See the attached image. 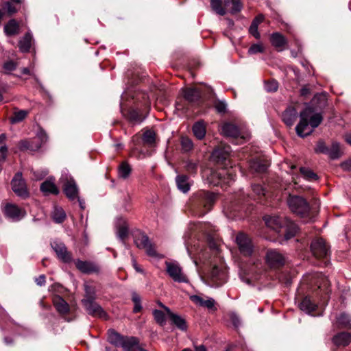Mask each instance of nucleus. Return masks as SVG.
Masks as SVG:
<instances>
[{
    "label": "nucleus",
    "mask_w": 351,
    "mask_h": 351,
    "mask_svg": "<svg viewBox=\"0 0 351 351\" xmlns=\"http://www.w3.org/2000/svg\"><path fill=\"white\" fill-rule=\"evenodd\" d=\"M278 88V84L275 80L269 81L265 84V88L267 92H274Z\"/></svg>",
    "instance_id": "obj_56"
},
{
    "label": "nucleus",
    "mask_w": 351,
    "mask_h": 351,
    "mask_svg": "<svg viewBox=\"0 0 351 351\" xmlns=\"http://www.w3.org/2000/svg\"><path fill=\"white\" fill-rule=\"evenodd\" d=\"M300 308L307 313H311L315 310L316 305L313 303L308 297H306L300 304Z\"/></svg>",
    "instance_id": "obj_39"
},
{
    "label": "nucleus",
    "mask_w": 351,
    "mask_h": 351,
    "mask_svg": "<svg viewBox=\"0 0 351 351\" xmlns=\"http://www.w3.org/2000/svg\"><path fill=\"white\" fill-rule=\"evenodd\" d=\"M121 348L123 351H147L140 346L138 339L134 337L125 336Z\"/></svg>",
    "instance_id": "obj_16"
},
{
    "label": "nucleus",
    "mask_w": 351,
    "mask_h": 351,
    "mask_svg": "<svg viewBox=\"0 0 351 351\" xmlns=\"http://www.w3.org/2000/svg\"><path fill=\"white\" fill-rule=\"evenodd\" d=\"M308 110H304L300 112V121L295 128L297 134L302 138L310 135L313 131L308 121Z\"/></svg>",
    "instance_id": "obj_7"
},
{
    "label": "nucleus",
    "mask_w": 351,
    "mask_h": 351,
    "mask_svg": "<svg viewBox=\"0 0 351 351\" xmlns=\"http://www.w3.org/2000/svg\"><path fill=\"white\" fill-rule=\"evenodd\" d=\"M182 351H207L206 348L204 345L194 346V349L184 348Z\"/></svg>",
    "instance_id": "obj_62"
},
{
    "label": "nucleus",
    "mask_w": 351,
    "mask_h": 351,
    "mask_svg": "<svg viewBox=\"0 0 351 351\" xmlns=\"http://www.w3.org/2000/svg\"><path fill=\"white\" fill-rule=\"evenodd\" d=\"M315 150V152L317 153H322L327 154V153L328 152V147L326 145L324 141H320L317 143Z\"/></svg>",
    "instance_id": "obj_57"
},
{
    "label": "nucleus",
    "mask_w": 351,
    "mask_h": 351,
    "mask_svg": "<svg viewBox=\"0 0 351 351\" xmlns=\"http://www.w3.org/2000/svg\"><path fill=\"white\" fill-rule=\"evenodd\" d=\"M264 21V16L263 14L258 15L252 22L249 28V32L255 38L259 39L261 37L260 33L258 31V27L260 23Z\"/></svg>",
    "instance_id": "obj_30"
},
{
    "label": "nucleus",
    "mask_w": 351,
    "mask_h": 351,
    "mask_svg": "<svg viewBox=\"0 0 351 351\" xmlns=\"http://www.w3.org/2000/svg\"><path fill=\"white\" fill-rule=\"evenodd\" d=\"M297 117V110L295 108L291 106L288 107L282 113V120L284 123L289 127H291L293 125Z\"/></svg>",
    "instance_id": "obj_21"
},
{
    "label": "nucleus",
    "mask_w": 351,
    "mask_h": 351,
    "mask_svg": "<svg viewBox=\"0 0 351 351\" xmlns=\"http://www.w3.org/2000/svg\"><path fill=\"white\" fill-rule=\"evenodd\" d=\"M48 140V136L46 132L40 129L36 134V137L34 141L35 144H40V148L45 144Z\"/></svg>",
    "instance_id": "obj_48"
},
{
    "label": "nucleus",
    "mask_w": 351,
    "mask_h": 351,
    "mask_svg": "<svg viewBox=\"0 0 351 351\" xmlns=\"http://www.w3.org/2000/svg\"><path fill=\"white\" fill-rule=\"evenodd\" d=\"M287 204L290 210L302 218L308 217L310 206L305 199L297 195H289Z\"/></svg>",
    "instance_id": "obj_2"
},
{
    "label": "nucleus",
    "mask_w": 351,
    "mask_h": 351,
    "mask_svg": "<svg viewBox=\"0 0 351 351\" xmlns=\"http://www.w3.org/2000/svg\"><path fill=\"white\" fill-rule=\"evenodd\" d=\"M263 51L264 47L261 43L253 44L248 49V53L250 55L263 53Z\"/></svg>",
    "instance_id": "obj_55"
},
{
    "label": "nucleus",
    "mask_w": 351,
    "mask_h": 351,
    "mask_svg": "<svg viewBox=\"0 0 351 351\" xmlns=\"http://www.w3.org/2000/svg\"><path fill=\"white\" fill-rule=\"evenodd\" d=\"M350 317L346 313H341L337 317V324L341 328H350Z\"/></svg>",
    "instance_id": "obj_43"
},
{
    "label": "nucleus",
    "mask_w": 351,
    "mask_h": 351,
    "mask_svg": "<svg viewBox=\"0 0 351 351\" xmlns=\"http://www.w3.org/2000/svg\"><path fill=\"white\" fill-rule=\"evenodd\" d=\"M40 191L45 195L54 194L58 195L59 190L51 180H46L40 185Z\"/></svg>",
    "instance_id": "obj_32"
},
{
    "label": "nucleus",
    "mask_w": 351,
    "mask_h": 351,
    "mask_svg": "<svg viewBox=\"0 0 351 351\" xmlns=\"http://www.w3.org/2000/svg\"><path fill=\"white\" fill-rule=\"evenodd\" d=\"M17 67V64L12 60L5 62L3 64V69L4 73L10 74L12 71H14Z\"/></svg>",
    "instance_id": "obj_52"
},
{
    "label": "nucleus",
    "mask_w": 351,
    "mask_h": 351,
    "mask_svg": "<svg viewBox=\"0 0 351 351\" xmlns=\"http://www.w3.org/2000/svg\"><path fill=\"white\" fill-rule=\"evenodd\" d=\"M33 37L31 33L27 32L19 42V47L21 52H28L32 47Z\"/></svg>",
    "instance_id": "obj_28"
},
{
    "label": "nucleus",
    "mask_w": 351,
    "mask_h": 351,
    "mask_svg": "<svg viewBox=\"0 0 351 351\" xmlns=\"http://www.w3.org/2000/svg\"><path fill=\"white\" fill-rule=\"evenodd\" d=\"M5 217L12 221L21 220L26 215L25 210L14 204H8L4 208Z\"/></svg>",
    "instance_id": "obj_12"
},
{
    "label": "nucleus",
    "mask_w": 351,
    "mask_h": 351,
    "mask_svg": "<svg viewBox=\"0 0 351 351\" xmlns=\"http://www.w3.org/2000/svg\"><path fill=\"white\" fill-rule=\"evenodd\" d=\"M210 5L212 9L218 14L223 16L226 14V9L222 6L221 0H211Z\"/></svg>",
    "instance_id": "obj_45"
},
{
    "label": "nucleus",
    "mask_w": 351,
    "mask_h": 351,
    "mask_svg": "<svg viewBox=\"0 0 351 351\" xmlns=\"http://www.w3.org/2000/svg\"><path fill=\"white\" fill-rule=\"evenodd\" d=\"M85 298L82 300H95V291L90 285L88 284L84 285Z\"/></svg>",
    "instance_id": "obj_51"
},
{
    "label": "nucleus",
    "mask_w": 351,
    "mask_h": 351,
    "mask_svg": "<svg viewBox=\"0 0 351 351\" xmlns=\"http://www.w3.org/2000/svg\"><path fill=\"white\" fill-rule=\"evenodd\" d=\"M186 168L189 172L194 173L197 170V164L192 162H189L186 166Z\"/></svg>",
    "instance_id": "obj_63"
},
{
    "label": "nucleus",
    "mask_w": 351,
    "mask_h": 351,
    "mask_svg": "<svg viewBox=\"0 0 351 351\" xmlns=\"http://www.w3.org/2000/svg\"><path fill=\"white\" fill-rule=\"evenodd\" d=\"M76 267L84 274L98 272V267L93 263L77 260L75 263Z\"/></svg>",
    "instance_id": "obj_22"
},
{
    "label": "nucleus",
    "mask_w": 351,
    "mask_h": 351,
    "mask_svg": "<svg viewBox=\"0 0 351 351\" xmlns=\"http://www.w3.org/2000/svg\"><path fill=\"white\" fill-rule=\"evenodd\" d=\"M226 8L232 14L239 12L242 8V4L240 0H224Z\"/></svg>",
    "instance_id": "obj_38"
},
{
    "label": "nucleus",
    "mask_w": 351,
    "mask_h": 351,
    "mask_svg": "<svg viewBox=\"0 0 351 351\" xmlns=\"http://www.w3.org/2000/svg\"><path fill=\"white\" fill-rule=\"evenodd\" d=\"M134 242L138 248L145 250L148 256L152 257L158 256L154 245L151 243L146 234H139L135 237Z\"/></svg>",
    "instance_id": "obj_9"
},
{
    "label": "nucleus",
    "mask_w": 351,
    "mask_h": 351,
    "mask_svg": "<svg viewBox=\"0 0 351 351\" xmlns=\"http://www.w3.org/2000/svg\"><path fill=\"white\" fill-rule=\"evenodd\" d=\"M53 304L60 315H64L69 312V305L62 297L55 295L53 298Z\"/></svg>",
    "instance_id": "obj_18"
},
{
    "label": "nucleus",
    "mask_w": 351,
    "mask_h": 351,
    "mask_svg": "<svg viewBox=\"0 0 351 351\" xmlns=\"http://www.w3.org/2000/svg\"><path fill=\"white\" fill-rule=\"evenodd\" d=\"M3 29L8 36L16 35L19 33V25L16 20L11 19L5 25Z\"/></svg>",
    "instance_id": "obj_31"
},
{
    "label": "nucleus",
    "mask_w": 351,
    "mask_h": 351,
    "mask_svg": "<svg viewBox=\"0 0 351 351\" xmlns=\"http://www.w3.org/2000/svg\"><path fill=\"white\" fill-rule=\"evenodd\" d=\"M28 114V111L25 110H21L18 111H15L13 114V116L10 118L11 123H16L22 121L25 119V117Z\"/></svg>",
    "instance_id": "obj_44"
},
{
    "label": "nucleus",
    "mask_w": 351,
    "mask_h": 351,
    "mask_svg": "<svg viewBox=\"0 0 351 351\" xmlns=\"http://www.w3.org/2000/svg\"><path fill=\"white\" fill-rule=\"evenodd\" d=\"M332 342L337 346H346L351 342V335L346 332H339L333 337Z\"/></svg>",
    "instance_id": "obj_25"
},
{
    "label": "nucleus",
    "mask_w": 351,
    "mask_h": 351,
    "mask_svg": "<svg viewBox=\"0 0 351 351\" xmlns=\"http://www.w3.org/2000/svg\"><path fill=\"white\" fill-rule=\"evenodd\" d=\"M51 217L56 223H60L65 220L66 213L62 208L55 206L51 213Z\"/></svg>",
    "instance_id": "obj_37"
},
{
    "label": "nucleus",
    "mask_w": 351,
    "mask_h": 351,
    "mask_svg": "<svg viewBox=\"0 0 351 351\" xmlns=\"http://www.w3.org/2000/svg\"><path fill=\"white\" fill-rule=\"evenodd\" d=\"M236 169L231 167L228 169H222L219 171H214L211 173L210 182L214 185H230L235 180Z\"/></svg>",
    "instance_id": "obj_3"
},
{
    "label": "nucleus",
    "mask_w": 351,
    "mask_h": 351,
    "mask_svg": "<svg viewBox=\"0 0 351 351\" xmlns=\"http://www.w3.org/2000/svg\"><path fill=\"white\" fill-rule=\"evenodd\" d=\"M51 247L60 261L64 263H69L71 261V254L68 252L67 248L64 243L54 241L51 243Z\"/></svg>",
    "instance_id": "obj_15"
},
{
    "label": "nucleus",
    "mask_w": 351,
    "mask_h": 351,
    "mask_svg": "<svg viewBox=\"0 0 351 351\" xmlns=\"http://www.w3.org/2000/svg\"><path fill=\"white\" fill-rule=\"evenodd\" d=\"M267 167L268 165L267 164L263 163L259 160H253L250 164V169L258 173L265 172L267 170Z\"/></svg>",
    "instance_id": "obj_42"
},
{
    "label": "nucleus",
    "mask_w": 351,
    "mask_h": 351,
    "mask_svg": "<svg viewBox=\"0 0 351 351\" xmlns=\"http://www.w3.org/2000/svg\"><path fill=\"white\" fill-rule=\"evenodd\" d=\"M182 92L184 98L191 103L197 101L201 97V93L196 88H182Z\"/></svg>",
    "instance_id": "obj_19"
},
{
    "label": "nucleus",
    "mask_w": 351,
    "mask_h": 351,
    "mask_svg": "<svg viewBox=\"0 0 351 351\" xmlns=\"http://www.w3.org/2000/svg\"><path fill=\"white\" fill-rule=\"evenodd\" d=\"M18 147L21 151L36 152L40 149V144H35L34 140H23L19 142Z\"/></svg>",
    "instance_id": "obj_29"
},
{
    "label": "nucleus",
    "mask_w": 351,
    "mask_h": 351,
    "mask_svg": "<svg viewBox=\"0 0 351 351\" xmlns=\"http://www.w3.org/2000/svg\"><path fill=\"white\" fill-rule=\"evenodd\" d=\"M311 250L317 258H326L330 253L329 247L322 239H317L312 241Z\"/></svg>",
    "instance_id": "obj_11"
},
{
    "label": "nucleus",
    "mask_w": 351,
    "mask_h": 351,
    "mask_svg": "<svg viewBox=\"0 0 351 351\" xmlns=\"http://www.w3.org/2000/svg\"><path fill=\"white\" fill-rule=\"evenodd\" d=\"M131 173V168L126 162H123L119 169V176L122 178H127Z\"/></svg>",
    "instance_id": "obj_49"
},
{
    "label": "nucleus",
    "mask_w": 351,
    "mask_h": 351,
    "mask_svg": "<svg viewBox=\"0 0 351 351\" xmlns=\"http://www.w3.org/2000/svg\"><path fill=\"white\" fill-rule=\"evenodd\" d=\"M342 169L345 171H351V159L343 162L341 165Z\"/></svg>",
    "instance_id": "obj_64"
},
{
    "label": "nucleus",
    "mask_w": 351,
    "mask_h": 351,
    "mask_svg": "<svg viewBox=\"0 0 351 351\" xmlns=\"http://www.w3.org/2000/svg\"><path fill=\"white\" fill-rule=\"evenodd\" d=\"M197 197L199 206L204 208V210L200 213L204 215L211 209L215 201V196L208 191H199L197 194Z\"/></svg>",
    "instance_id": "obj_10"
},
{
    "label": "nucleus",
    "mask_w": 351,
    "mask_h": 351,
    "mask_svg": "<svg viewBox=\"0 0 351 351\" xmlns=\"http://www.w3.org/2000/svg\"><path fill=\"white\" fill-rule=\"evenodd\" d=\"M127 116L130 121L134 123H141L144 119L142 114L136 109H130Z\"/></svg>",
    "instance_id": "obj_41"
},
{
    "label": "nucleus",
    "mask_w": 351,
    "mask_h": 351,
    "mask_svg": "<svg viewBox=\"0 0 351 351\" xmlns=\"http://www.w3.org/2000/svg\"><path fill=\"white\" fill-rule=\"evenodd\" d=\"M7 152L8 147L6 146H1L0 147V172L2 170V164L5 160Z\"/></svg>",
    "instance_id": "obj_58"
},
{
    "label": "nucleus",
    "mask_w": 351,
    "mask_h": 351,
    "mask_svg": "<svg viewBox=\"0 0 351 351\" xmlns=\"http://www.w3.org/2000/svg\"><path fill=\"white\" fill-rule=\"evenodd\" d=\"M153 315L157 324L162 326L166 324V317L164 312L155 309L153 311Z\"/></svg>",
    "instance_id": "obj_47"
},
{
    "label": "nucleus",
    "mask_w": 351,
    "mask_h": 351,
    "mask_svg": "<svg viewBox=\"0 0 351 351\" xmlns=\"http://www.w3.org/2000/svg\"><path fill=\"white\" fill-rule=\"evenodd\" d=\"M33 173L34 179L36 180H40L47 176V171L45 170L41 171H33Z\"/></svg>",
    "instance_id": "obj_61"
},
{
    "label": "nucleus",
    "mask_w": 351,
    "mask_h": 351,
    "mask_svg": "<svg viewBox=\"0 0 351 351\" xmlns=\"http://www.w3.org/2000/svg\"><path fill=\"white\" fill-rule=\"evenodd\" d=\"M229 145H220L212 153V156L218 161L226 160L231 153Z\"/></svg>",
    "instance_id": "obj_20"
},
{
    "label": "nucleus",
    "mask_w": 351,
    "mask_h": 351,
    "mask_svg": "<svg viewBox=\"0 0 351 351\" xmlns=\"http://www.w3.org/2000/svg\"><path fill=\"white\" fill-rule=\"evenodd\" d=\"M271 45L281 51L284 49L285 45L287 44V40L283 35L278 32L273 33L270 37Z\"/></svg>",
    "instance_id": "obj_24"
},
{
    "label": "nucleus",
    "mask_w": 351,
    "mask_h": 351,
    "mask_svg": "<svg viewBox=\"0 0 351 351\" xmlns=\"http://www.w3.org/2000/svg\"><path fill=\"white\" fill-rule=\"evenodd\" d=\"M13 191L19 197H27L29 195L26 183L22 177V173L18 172L15 174L11 182Z\"/></svg>",
    "instance_id": "obj_8"
},
{
    "label": "nucleus",
    "mask_w": 351,
    "mask_h": 351,
    "mask_svg": "<svg viewBox=\"0 0 351 351\" xmlns=\"http://www.w3.org/2000/svg\"><path fill=\"white\" fill-rule=\"evenodd\" d=\"M125 337V336L120 335L114 330L110 329L108 330V341L111 344L117 347H121Z\"/></svg>",
    "instance_id": "obj_36"
},
{
    "label": "nucleus",
    "mask_w": 351,
    "mask_h": 351,
    "mask_svg": "<svg viewBox=\"0 0 351 351\" xmlns=\"http://www.w3.org/2000/svg\"><path fill=\"white\" fill-rule=\"evenodd\" d=\"M236 243L240 253L245 256H250L254 252V245L250 238L244 233L240 232L236 237Z\"/></svg>",
    "instance_id": "obj_5"
},
{
    "label": "nucleus",
    "mask_w": 351,
    "mask_h": 351,
    "mask_svg": "<svg viewBox=\"0 0 351 351\" xmlns=\"http://www.w3.org/2000/svg\"><path fill=\"white\" fill-rule=\"evenodd\" d=\"M300 173L304 176V178L308 180L313 181L317 180V176L313 172L311 169L306 167L300 168Z\"/></svg>",
    "instance_id": "obj_50"
},
{
    "label": "nucleus",
    "mask_w": 351,
    "mask_h": 351,
    "mask_svg": "<svg viewBox=\"0 0 351 351\" xmlns=\"http://www.w3.org/2000/svg\"><path fill=\"white\" fill-rule=\"evenodd\" d=\"M143 141L145 143L152 146L154 145L156 141V134L152 130H147L144 132L143 136Z\"/></svg>",
    "instance_id": "obj_46"
},
{
    "label": "nucleus",
    "mask_w": 351,
    "mask_h": 351,
    "mask_svg": "<svg viewBox=\"0 0 351 351\" xmlns=\"http://www.w3.org/2000/svg\"><path fill=\"white\" fill-rule=\"evenodd\" d=\"M211 277L213 278L223 280L225 273L221 271L217 266H214L211 270Z\"/></svg>",
    "instance_id": "obj_54"
},
{
    "label": "nucleus",
    "mask_w": 351,
    "mask_h": 351,
    "mask_svg": "<svg viewBox=\"0 0 351 351\" xmlns=\"http://www.w3.org/2000/svg\"><path fill=\"white\" fill-rule=\"evenodd\" d=\"M304 110H309V115L308 116V121L311 128L313 129L318 127L323 120V117L320 113H314L311 108H306Z\"/></svg>",
    "instance_id": "obj_33"
},
{
    "label": "nucleus",
    "mask_w": 351,
    "mask_h": 351,
    "mask_svg": "<svg viewBox=\"0 0 351 351\" xmlns=\"http://www.w3.org/2000/svg\"><path fill=\"white\" fill-rule=\"evenodd\" d=\"M82 303L89 315L104 319L108 318L107 313L95 300H82Z\"/></svg>",
    "instance_id": "obj_13"
},
{
    "label": "nucleus",
    "mask_w": 351,
    "mask_h": 351,
    "mask_svg": "<svg viewBox=\"0 0 351 351\" xmlns=\"http://www.w3.org/2000/svg\"><path fill=\"white\" fill-rule=\"evenodd\" d=\"M182 149L184 152H189L193 147L192 141L188 137H182L181 138Z\"/></svg>",
    "instance_id": "obj_53"
},
{
    "label": "nucleus",
    "mask_w": 351,
    "mask_h": 351,
    "mask_svg": "<svg viewBox=\"0 0 351 351\" xmlns=\"http://www.w3.org/2000/svg\"><path fill=\"white\" fill-rule=\"evenodd\" d=\"M192 130L194 136L197 139L202 140L204 138L206 135V125L203 121H199L195 123Z\"/></svg>",
    "instance_id": "obj_35"
},
{
    "label": "nucleus",
    "mask_w": 351,
    "mask_h": 351,
    "mask_svg": "<svg viewBox=\"0 0 351 351\" xmlns=\"http://www.w3.org/2000/svg\"><path fill=\"white\" fill-rule=\"evenodd\" d=\"M264 221L266 226L284 236L285 240H289L298 232V226L285 217L278 216H265Z\"/></svg>",
    "instance_id": "obj_1"
},
{
    "label": "nucleus",
    "mask_w": 351,
    "mask_h": 351,
    "mask_svg": "<svg viewBox=\"0 0 351 351\" xmlns=\"http://www.w3.org/2000/svg\"><path fill=\"white\" fill-rule=\"evenodd\" d=\"M166 271L169 277L175 282L187 283V276L183 273L180 265L175 261H166Z\"/></svg>",
    "instance_id": "obj_4"
},
{
    "label": "nucleus",
    "mask_w": 351,
    "mask_h": 351,
    "mask_svg": "<svg viewBox=\"0 0 351 351\" xmlns=\"http://www.w3.org/2000/svg\"><path fill=\"white\" fill-rule=\"evenodd\" d=\"M117 223V236L120 239L123 240L128 237V227L127 223L125 220L123 218L118 219Z\"/></svg>",
    "instance_id": "obj_34"
},
{
    "label": "nucleus",
    "mask_w": 351,
    "mask_h": 351,
    "mask_svg": "<svg viewBox=\"0 0 351 351\" xmlns=\"http://www.w3.org/2000/svg\"><path fill=\"white\" fill-rule=\"evenodd\" d=\"M267 265L271 267H278L284 265L285 257L278 250L269 249L265 256Z\"/></svg>",
    "instance_id": "obj_14"
},
{
    "label": "nucleus",
    "mask_w": 351,
    "mask_h": 351,
    "mask_svg": "<svg viewBox=\"0 0 351 351\" xmlns=\"http://www.w3.org/2000/svg\"><path fill=\"white\" fill-rule=\"evenodd\" d=\"M176 182L178 189L180 191L186 193L190 190L191 182L186 176L178 175L176 178Z\"/></svg>",
    "instance_id": "obj_27"
},
{
    "label": "nucleus",
    "mask_w": 351,
    "mask_h": 351,
    "mask_svg": "<svg viewBox=\"0 0 351 351\" xmlns=\"http://www.w3.org/2000/svg\"><path fill=\"white\" fill-rule=\"evenodd\" d=\"M190 299L193 302L199 306H204L208 309L215 308V301L211 298H208L207 300H204L199 295H193L190 296Z\"/></svg>",
    "instance_id": "obj_23"
},
{
    "label": "nucleus",
    "mask_w": 351,
    "mask_h": 351,
    "mask_svg": "<svg viewBox=\"0 0 351 351\" xmlns=\"http://www.w3.org/2000/svg\"><path fill=\"white\" fill-rule=\"evenodd\" d=\"M327 154L331 159L334 160L339 158L342 154L339 143L337 142H333L332 143L331 147L328 148V152Z\"/></svg>",
    "instance_id": "obj_40"
},
{
    "label": "nucleus",
    "mask_w": 351,
    "mask_h": 351,
    "mask_svg": "<svg viewBox=\"0 0 351 351\" xmlns=\"http://www.w3.org/2000/svg\"><path fill=\"white\" fill-rule=\"evenodd\" d=\"M253 191L258 195H264L265 189L260 184H254L252 186Z\"/></svg>",
    "instance_id": "obj_60"
},
{
    "label": "nucleus",
    "mask_w": 351,
    "mask_h": 351,
    "mask_svg": "<svg viewBox=\"0 0 351 351\" xmlns=\"http://www.w3.org/2000/svg\"><path fill=\"white\" fill-rule=\"evenodd\" d=\"M168 317L170 319L171 323L178 329L182 331H186L187 330V324L186 320L183 317L172 312L168 315Z\"/></svg>",
    "instance_id": "obj_26"
},
{
    "label": "nucleus",
    "mask_w": 351,
    "mask_h": 351,
    "mask_svg": "<svg viewBox=\"0 0 351 351\" xmlns=\"http://www.w3.org/2000/svg\"><path fill=\"white\" fill-rule=\"evenodd\" d=\"M221 132L226 136L234 138H244L243 136L241 134L238 127L230 123H226L223 124L221 127Z\"/></svg>",
    "instance_id": "obj_17"
},
{
    "label": "nucleus",
    "mask_w": 351,
    "mask_h": 351,
    "mask_svg": "<svg viewBox=\"0 0 351 351\" xmlns=\"http://www.w3.org/2000/svg\"><path fill=\"white\" fill-rule=\"evenodd\" d=\"M60 181L63 182V191L66 196L71 201L78 198V188L73 178L67 175L62 176Z\"/></svg>",
    "instance_id": "obj_6"
},
{
    "label": "nucleus",
    "mask_w": 351,
    "mask_h": 351,
    "mask_svg": "<svg viewBox=\"0 0 351 351\" xmlns=\"http://www.w3.org/2000/svg\"><path fill=\"white\" fill-rule=\"evenodd\" d=\"M3 8L6 10L9 15H12L17 12L16 7L9 1L4 3Z\"/></svg>",
    "instance_id": "obj_59"
}]
</instances>
